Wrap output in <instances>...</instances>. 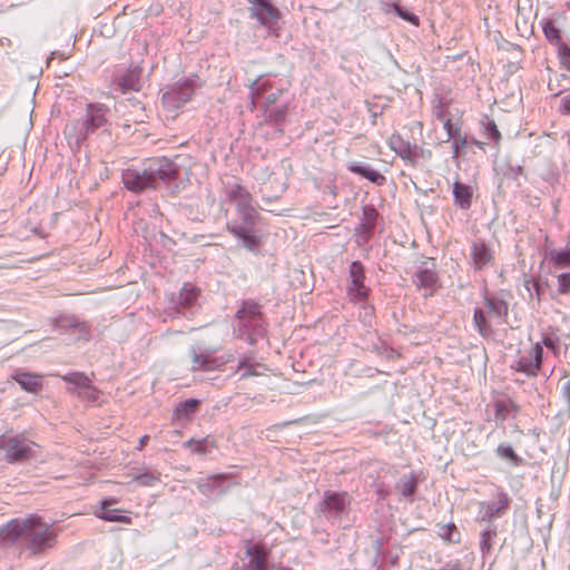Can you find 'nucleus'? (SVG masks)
Returning <instances> with one entry per match:
<instances>
[{
    "instance_id": "obj_42",
    "label": "nucleus",
    "mask_w": 570,
    "mask_h": 570,
    "mask_svg": "<svg viewBox=\"0 0 570 570\" xmlns=\"http://www.w3.org/2000/svg\"><path fill=\"white\" fill-rule=\"evenodd\" d=\"M560 112L564 115L570 114V94L561 98Z\"/></svg>"
},
{
    "instance_id": "obj_50",
    "label": "nucleus",
    "mask_w": 570,
    "mask_h": 570,
    "mask_svg": "<svg viewBox=\"0 0 570 570\" xmlns=\"http://www.w3.org/2000/svg\"><path fill=\"white\" fill-rule=\"evenodd\" d=\"M149 440V436L148 435H144L139 439V443H138V446L137 449L138 450H141L146 444H147V441Z\"/></svg>"
},
{
    "instance_id": "obj_17",
    "label": "nucleus",
    "mask_w": 570,
    "mask_h": 570,
    "mask_svg": "<svg viewBox=\"0 0 570 570\" xmlns=\"http://www.w3.org/2000/svg\"><path fill=\"white\" fill-rule=\"evenodd\" d=\"M389 146L401 158L410 161L411 164L417 163V146H412L409 141L404 140L399 134H393L389 138Z\"/></svg>"
},
{
    "instance_id": "obj_49",
    "label": "nucleus",
    "mask_w": 570,
    "mask_h": 570,
    "mask_svg": "<svg viewBox=\"0 0 570 570\" xmlns=\"http://www.w3.org/2000/svg\"><path fill=\"white\" fill-rule=\"evenodd\" d=\"M393 4L394 3L382 2L381 10L385 13H390L391 11H393Z\"/></svg>"
},
{
    "instance_id": "obj_21",
    "label": "nucleus",
    "mask_w": 570,
    "mask_h": 570,
    "mask_svg": "<svg viewBox=\"0 0 570 570\" xmlns=\"http://www.w3.org/2000/svg\"><path fill=\"white\" fill-rule=\"evenodd\" d=\"M13 379L22 390L30 393H37L42 387V377L38 374L17 372Z\"/></svg>"
},
{
    "instance_id": "obj_2",
    "label": "nucleus",
    "mask_w": 570,
    "mask_h": 570,
    "mask_svg": "<svg viewBox=\"0 0 570 570\" xmlns=\"http://www.w3.org/2000/svg\"><path fill=\"white\" fill-rule=\"evenodd\" d=\"M178 174L177 165L166 157L150 159L142 169L128 168L122 173L127 189L140 193L155 189L160 181H169Z\"/></svg>"
},
{
    "instance_id": "obj_23",
    "label": "nucleus",
    "mask_w": 570,
    "mask_h": 570,
    "mask_svg": "<svg viewBox=\"0 0 570 570\" xmlns=\"http://www.w3.org/2000/svg\"><path fill=\"white\" fill-rule=\"evenodd\" d=\"M224 482H225L224 475H213V476L199 480L197 482V488L203 494L210 495V494H214L216 491L223 492L225 490Z\"/></svg>"
},
{
    "instance_id": "obj_30",
    "label": "nucleus",
    "mask_w": 570,
    "mask_h": 570,
    "mask_svg": "<svg viewBox=\"0 0 570 570\" xmlns=\"http://www.w3.org/2000/svg\"><path fill=\"white\" fill-rule=\"evenodd\" d=\"M120 86L124 90H135L138 91L140 89V80L139 76L136 71H128L121 77Z\"/></svg>"
},
{
    "instance_id": "obj_47",
    "label": "nucleus",
    "mask_w": 570,
    "mask_h": 570,
    "mask_svg": "<svg viewBox=\"0 0 570 570\" xmlns=\"http://www.w3.org/2000/svg\"><path fill=\"white\" fill-rule=\"evenodd\" d=\"M420 158L430 159L431 158V151L430 150H425V149H423V148L417 146V160Z\"/></svg>"
},
{
    "instance_id": "obj_13",
    "label": "nucleus",
    "mask_w": 570,
    "mask_h": 570,
    "mask_svg": "<svg viewBox=\"0 0 570 570\" xmlns=\"http://www.w3.org/2000/svg\"><path fill=\"white\" fill-rule=\"evenodd\" d=\"M469 262L476 271L489 267L494 263V250L484 240H474L471 245Z\"/></svg>"
},
{
    "instance_id": "obj_32",
    "label": "nucleus",
    "mask_w": 570,
    "mask_h": 570,
    "mask_svg": "<svg viewBox=\"0 0 570 570\" xmlns=\"http://www.w3.org/2000/svg\"><path fill=\"white\" fill-rule=\"evenodd\" d=\"M497 537V530L495 528L488 527L482 533H481V540H480V549L482 551V554H487L492 550V541Z\"/></svg>"
},
{
    "instance_id": "obj_38",
    "label": "nucleus",
    "mask_w": 570,
    "mask_h": 570,
    "mask_svg": "<svg viewBox=\"0 0 570 570\" xmlns=\"http://www.w3.org/2000/svg\"><path fill=\"white\" fill-rule=\"evenodd\" d=\"M558 292L561 294L570 292V273H562L558 276Z\"/></svg>"
},
{
    "instance_id": "obj_9",
    "label": "nucleus",
    "mask_w": 570,
    "mask_h": 570,
    "mask_svg": "<svg viewBox=\"0 0 570 570\" xmlns=\"http://www.w3.org/2000/svg\"><path fill=\"white\" fill-rule=\"evenodd\" d=\"M195 87V81L191 79L177 82L163 95V104L168 109L179 108L183 104L190 100L194 95Z\"/></svg>"
},
{
    "instance_id": "obj_39",
    "label": "nucleus",
    "mask_w": 570,
    "mask_h": 570,
    "mask_svg": "<svg viewBox=\"0 0 570 570\" xmlns=\"http://www.w3.org/2000/svg\"><path fill=\"white\" fill-rule=\"evenodd\" d=\"M497 452L503 459H508L511 461H514L517 459L514 450L512 449V446L510 444H504V443L500 444L498 446Z\"/></svg>"
},
{
    "instance_id": "obj_45",
    "label": "nucleus",
    "mask_w": 570,
    "mask_h": 570,
    "mask_svg": "<svg viewBox=\"0 0 570 570\" xmlns=\"http://www.w3.org/2000/svg\"><path fill=\"white\" fill-rule=\"evenodd\" d=\"M282 90L281 89H277L275 92H272L269 94L267 97H266V106H271V105H274L277 99L279 98V96L282 95Z\"/></svg>"
},
{
    "instance_id": "obj_15",
    "label": "nucleus",
    "mask_w": 570,
    "mask_h": 570,
    "mask_svg": "<svg viewBox=\"0 0 570 570\" xmlns=\"http://www.w3.org/2000/svg\"><path fill=\"white\" fill-rule=\"evenodd\" d=\"M511 499L504 492H499L492 502L480 503V515L482 521H492L504 515L509 509Z\"/></svg>"
},
{
    "instance_id": "obj_11",
    "label": "nucleus",
    "mask_w": 570,
    "mask_h": 570,
    "mask_svg": "<svg viewBox=\"0 0 570 570\" xmlns=\"http://www.w3.org/2000/svg\"><path fill=\"white\" fill-rule=\"evenodd\" d=\"M108 108L100 104L87 105V115L81 125L80 132L77 135L76 140H82L89 131H94L101 127L106 121Z\"/></svg>"
},
{
    "instance_id": "obj_4",
    "label": "nucleus",
    "mask_w": 570,
    "mask_h": 570,
    "mask_svg": "<svg viewBox=\"0 0 570 570\" xmlns=\"http://www.w3.org/2000/svg\"><path fill=\"white\" fill-rule=\"evenodd\" d=\"M508 306L503 301L485 298L483 305L474 311V323L481 335L488 336L494 325L503 323Z\"/></svg>"
},
{
    "instance_id": "obj_53",
    "label": "nucleus",
    "mask_w": 570,
    "mask_h": 570,
    "mask_svg": "<svg viewBox=\"0 0 570 570\" xmlns=\"http://www.w3.org/2000/svg\"><path fill=\"white\" fill-rule=\"evenodd\" d=\"M63 322H65L63 326H76L77 325L75 320L67 318Z\"/></svg>"
},
{
    "instance_id": "obj_40",
    "label": "nucleus",
    "mask_w": 570,
    "mask_h": 570,
    "mask_svg": "<svg viewBox=\"0 0 570 570\" xmlns=\"http://www.w3.org/2000/svg\"><path fill=\"white\" fill-rule=\"evenodd\" d=\"M454 531H455V525L452 524V523H449V524L440 527L439 535L443 540H446L449 542H453V541H455V539H453V532Z\"/></svg>"
},
{
    "instance_id": "obj_44",
    "label": "nucleus",
    "mask_w": 570,
    "mask_h": 570,
    "mask_svg": "<svg viewBox=\"0 0 570 570\" xmlns=\"http://www.w3.org/2000/svg\"><path fill=\"white\" fill-rule=\"evenodd\" d=\"M443 127L446 130L448 139L455 138V130L450 118L444 119Z\"/></svg>"
},
{
    "instance_id": "obj_37",
    "label": "nucleus",
    "mask_w": 570,
    "mask_h": 570,
    "mask_svg": "<svg viewBox=\"0 0 570 570\" xmlns=\"http://www.w3.org/2000/svg\"><path fill=\"white\" fill-rule=\"evenodd\" d=\"M393 11L402 19L411 22L414 26L419 24V18L406 10H403L399 4H393Z\"/></svg>"
},
{
    "instance_id": "obj_55",
    "label": "nucleus",
    "mask_w": 570,
    "mask_h": 570,
    "mask_svg": "<svg viewBox=\"0 0 570 570\" xmlns=\"http://www.w3.org/2000/svg\"><path fill=\"white\" fill-rule=\"evenodd\" d=\"M66 135L71 136V128L69 126L66 127Z\"/></svg>"
},
{
    "instance_id": "obj_8",
    "label": "nucleus",
    "mask_w": 570,
    "mask_h": 570,
    "mask_svg": "<svg viewBox=\"0 0 570 570\" xmlns=\"http://www.w3.org/2000/svg\"><path fill=\"white\" fill-rule=\"evenodd\" d=\"M62 380L71 384L69 391L87 403L99 401L100 392L91 384L83 373L73 372L62 376Z\"/></svg>"
},
{
    "instance_id": "obj_14",
    "label": "nucleus",
    "mask_w": 570,
    "mask_h": 570,
    "mask_svg": "<svg viewBox=\"0 0 570 570\" xmlns=\"http://www.w3.org/2000/svg\"><path fill=\"white\" fill-rule=\"evenodd\" d=\"M542 354L543 348L539 343H537L520 355L513 367L517 371L527 373L528 375H535L542 362Z\"/></svg>"
},
{
    "instance_id": "obj_41",
    "label": "nucleus",
    "mask_w": 570,
    "mask_h": 570,
    "mask_svg": "<svg viewBox=\"0 0 570 570\" xmlns=\"http://www.w3.org/2000/svg\"><path fill=\"white\" fill-rule=\"evenodd\" d=\"M485 131L489 138L493 140L500 139V131L498 130V127L493 120H488L485 125Z\"/></svg>"
},
{
    "instance_id": "obj_36",
    "label": "nucleus",
    "mask_w": 570,
    "mask_h": 570,
    "mask_svg": "<svg viewBox=\"0 0 570 570\" xmlns=\"http://www.w3.org/2000/svg\"><path fill=\"white\" fill-rule=\"evenodd\" d=\"M558 55L561 63L570 70V47L563 42L559 43Z\"/></svg>"
},
{
    "instance_id": "obj_3",
    "label": "nucleus",
    "mask_w": 570,
    "mask_h": 570,
    "mask_svg": "<svg viewBox=\"0 0 570 570\" xmlns=\"http://www.w3.org/2000/svg\"><path fill=\"white\" fill-rule=\"evenodd\" d=\"M226 196L236 204L237 213L242 219V225H228L229 232L242 240L244 247L255 250L259 239L252 233L257 213L252 204L250 194L243 186L233 184L227 186Z\"/></svg>"
},
{
    "instance_id": "obj_27",
    "label": "nucleus",
    "mask_w": 570,
    "mask_h": 570,
    "mask_svg": "<svg viewBox=\"0 0 570 570\" xmlns=\"http://www.w3.org/2000/svg\"><path fill=\"white\" fill-rule=\"evenodd\" d=\"M548 259L552 263L556 268L570 267V250H550Z\"/></svg>"
},
{
    "instance_id": "obj_33",
    "label": "nucleus",
    "mask_w": 570,
    "mask_h": 570,
    "mask_svg": "<svg viewBox=\"0 0 570 570\" xmlns=\"http://www.w3.org/2000/svg\"><path fill=\"white\" fill-rule=\"evenodd\" d=\"M377 217V212L374 208L365 207L363 210V219L362 228L365 232H370L374 227V223Z\"/></svg>"
},
{
    "instance_id": "obj_25",
    "label": "nucleus",
    "mask_w": 570,
    "mask_h": 570,
    "mask_svg": "<svg viewBox=\"0 0 570 570\" xmlns=\"http://www.w3.org/2000/svg\"><path fill=\"white\" fill-rule=\"evenodd\" d=\"M184 446L189 448L193 452L198 454L210 453L216 448L215 440L210 436H206L202 440L190 439L184 443Z\"/></svg>"
},
{
    "instance_id": "obj_7",
    "label": "nucleus",
    "mask_w": 570,
    "mask_h": 570,
    "mask_svg": "<svg viewBox=\"0 0 570 570\" xmlns=\"http://www.w3.org/2000/svg\"><path fill=\"white\" fill-rule=\"evenodd\" d=\"M9 463L20 462L36 456L38 445L24 438L12 436L0 441V454Z\"/></svg>"
},
{
    "instance_id": "obj_19",
    "label": "nucleus",
    "mask_w": 570,
    "mask_h": 570,
    "mask_svg": "<svg viewBox=\"0 0 570 570\" xmlns=\"http://www.w3.org/2000/svg\"><path fill=\"white\" fill-rule=\"evenodd\" d=\"M347 168L351 173L360 175L379 186L385 183V177L379 170L374 169L370 164L351 163Z\"/></svg>"
},
{
    "instance_id": "obj_22",
    "label": "nucleus",
    "mask_w": 570,
    "mask_h": 570,
    "mask_svg": "<svg viewBox=\"0 0 570 570\" xmlns=\"http://www.w3.org/2000/svg\"><path fill=\"white\" fill-rule=\"evenodd\" d=\"M199 404L200 401L196 399H189L184 402H180L174 410V420L190 421L193 415L197 412Z\"/></svg>"
},
{
    "instance_id": "obj_5",
    "label": "nucleus",
    "mask_w": 570,
    "mask_h": 570,
    "mask_svg": "<svg viewBox=\"0 0 570 570\" xmlns=\"http://www.w3.org/2000/svg\"><path fill=\"white\" fill-rule=\"evenodd\" d=\"M235 332L239 337L247 336L249 344L256 342V336L264 333L259 307L257 304H244L236 315Z\"/></svg>"
},
{
    "instance_id": "obj_6",
    "label": "nucleus",
    "mask_w": 570,
    "mask_h": 570,
    "mask_svg": "<svg viewBox=\"0 0 570 570\" xmlns=\"http://www.w3.org/2000/svg\"><path fill=\"white\" fill-rule=\"evenodd\" d=\"M248 12L268 33L278 36L281 11L269 0H247Z\"/></svg>"
},
{
    "instance_id": "obj_10",
    "label": "nucleus",
    "mask_w": 570,
    "mask_h": 570,
    "mask_svg": "<svg viewBox=\"0 0 570 570\" xmlns=\"http://www.w3.org/2000/svg\"><path fill=\"white\" fill-rule=\"evenodd\" d=\"M365 274L363 265L355 261L350 266V283L347 285V295L353 302H363L368 294V288L364 284Z\"/></svg>"
},
{
    "instance_id": "obj_28",
    "label": "nucleus",
    "mask_w": 570,
    "mask_h": 570,
    "mask_svg": "<svg viewBox=\"0 0 570 570\" xmlns=\"http://www.w3.org/2000/svg\"><path fill=\"white\" fill-rule=\"evenodd\" d=\"M416 279L420 286L432 288L438 282V275L433 269L425 267L419 269Z\"/></svg>"
},
{
    "instance_id": "obj_34",
    "label": "nucleus",
    "mask_w": 570,
    "mask_h": 570,
    "mask_svg": "<svg viewBox=\"0 0 570 570\" xmlns=\"http://www.w3.org/2000/svg\"><path fill=\"white\" fill-rule=\"evenodd\" d=\"M542 29L548 40L560 43V31L551 20L546 21L542 26Z\"/></svg>"
},
{
    "instance_id": "obj_56",
    "label": "nucleus",
    "mask_w": 570,
    "mask_h": 570,
    "mask_svg": "<svg viewBox=\"0 0 570 570\" xmlns=\"http://www.w3.org/2000/svg\"><path fill=\"white\" fill-rule=\"evenodd\" d=\"M546 345L551 346L552 344H551V342L546 341Z\"/></svg>"
},
{
    "instance_id": "obj_46",
    "label": "nucleus",
    "mask_w": 570,
    "mask_h": 570,
    "mask_svg": "<svg viewBox=\"0 0 570 570\" xmlns=\"http://www.w3.org/2000/svg\"><path fill=\"white\" fill-rule=\"evenodd\" d=\"M460 144L461 146H464L465 145V139H462L461 141H459L456 138H454L453 140V157H458L459 156V148H460Z\"/></svg>"
},
{
    "instance_id": "obj_51",
    "label": "nucleus",
    "mask_w": 570,
    "mask_h": 570,
    "mask_svg": "<svg viewBox=\"0 0 570 570\" xmlns=\"http://www.w3.org/2000/svg\"><path fill=\"white\" fill-rule=\"evenodd\" d=\"M563 392L568 399V401L570 402V381H568L567 383H564L563 385Z\"/></svg>"
},
{
    "instance_id": "obj_12",
    "label": "nucleus",
    "mask_w": 570,
    "mask_h": 570,
    "mask_svg": "<svg viewBox=\"0 0 570 570\" xmlns=\"http://www.w3.org/2000/svg\"><path fill=\"white\" fill-rule=\"evenodd\" d=\"M190 357H191V370L194 372L196 371H203V372H210L220 368L224 366L229 358H223V357H214L213 352L205 350H197L193 347L190 350Z\"/></svg>"
},
{
    "instance_id": "obj_31",
    "label": "nucleus",
    "mask_w": 570,
    "mask_h": 570,
    "mask_svg": "<svg viewBox=\"0 0 570 570\" xmlns=\"http://www.w3.org/2000/svg\"><path fill=\"white\" fill-rule=\"evenodd\" d=\"M271 88H272L271 83L268 81H265L263 79V76H261L258 79L253 81V83L249 87L250 96H252V99H253V106L256 105V99L259 96H262L263 94H265Z\"/></svg>"
},
{
    "instance_id": "obj_1",
    "label": "nucleus",
    "mask_w": 570,
    "mask_h": 570,
    "mask_svg": "<svg viewBox=\"0 0 570 570\" xmlns=\"http://www.w3.org/2000/svg\"><path fill=\"white\" fill-rule=\"evenodd\" d=\"M0 537L7 543L19 539L26 542V549L31 556H38L51 549L56 543L57 533L38 517L13 519L0 529Z\"/></svg>"
},
{
    "instance_id": "obj_16",
    "label": "nucleus",
    "mask_w": 570,
    "mask_h": 570,
    "mask_svg": "<svg viewBox=\"0 0 570 570\" xmlns=\"http://www.w3.org/2000/svg\"><path fill=\"white\" fill-rule=\"evenodd\" d=\"M268 552L259 544L249 546L243 562V570H267Z\"/></svg>"
},
{
    "instance_id": "obj_26",
    "label": "nucleus",
    "mask_w": 570,
    "mask_h": 570,
    "mask_svg": "<svg viewBox=\"0 0 570 570\" xmlns=\"http://www.w3.org/2000/svg\"><path fill=\"white\" fill-rule=\"evenodd\" d=\"M395 488L403 497H411L416 490L415 475L411 473L410 475L401 478Z\"/></svg>"
},
{
    "instance_id": "obj_20",
    "label": "nucleus",
    "mask_w": 570,
    "mask_h": 570,
    "mask_svg": "<svg viewBox=\"0 0 570 570\" xmlns=\"http://www.w3.org/2000/svg\"><path fill=\"white\" fill-rule=\"evenodd\" d=\"M324 504L328 512L338 515L343 513L350 504V498L346 493L325 492Z\"/></svg>"
},
{
    "instance_id": "obj_43",
    "label": "nucleus",
    "mask_w": 570,
    "mask_h": 570,
    "mask_svg": "<svg viewBox=\"0 0 570 570\" xmlns=\"http://www.w3.org/2000/svg\"><path fill=\"white\" fill-rule=\"evenodd\" d=\"M245 368V371L242 373L240 379H246L252 375H259V373L256 370H253L252 366H247L244 362H240L239 368Z\"/></svg>"
},
{
    "instance_id": "obj_54",
    "label": "nucleus",
    "mask_w": 570,
    "mask_h": 570,
    "mask_svg": "<svg viewBox=\"0 0 570 570\" xmlns=\"http://www.w3.org/2000/svg\"><path fill=\"white\" fill-rule=\"evenodd\" d=\"M435 115H436V118L440 119L441 121H444V119H446V117H444V114L442 110H438L435 112Z\"/></svg>"
},
{
    "instance_id": "obj_18",
    "label": "nucleus",
    "mask_w": 570,
    "mask_h": 570,
    "mask_svg": "<svg viewBox=\"0 0 570 570\" xmlns=\"http://www.w3.org/2000/svg\"><path fill=\"white\" fill-rule=\"evenodd\" d=\"M116 502V499H105L101 502L100 509L95 512L96 517L105 521L130 524L131 518L127 515L124 510L110 508V505L115 504Z\"/></svg>"
},
{
    "instance_id": "obj_52",
    "label": "nucleus",
    "mask_w": 570,
    "mask_h": 570,
    "mask_svg": "<svg viewBox=\"0 0 570 570\" xmlns=\"http://www.w3.org/2000/svg\"><path fill=\"white\" fill-rule=\"evenodd\" d=\"M397 354L396 352L393 350V348H390V350H386V357L387 358H393L395 357Z\"/></svg>"
},
{
    "instance_id": "obj_48",
    "label": "nucleus",
    "mask_w": 570,
    "mask_h": 570,
    "mask_svg": "<svg viewBox=\"0 0 570 570\" xmlns=\"http://www.w3.org/2000/svg\"><path fill=\"white\" fill-rule=\"evenodd\" d=\"M272 115L274 116L276 121H279V120L284 119L285 110L284 109H276L274 112L271 111V116Z\"/></svg>"
},
{
    "instance_id": "obj_29",
    "label": "nucleus",
    "mask_w": 570,
    "mask_h": 570,
    "mask_svg": "<svg viewBox=\"0 0 570 570\" xmlns=\"http://www.w3.org/2000/svg\"><path fill=\"white\" fill-rule=\"evenodd\" d=\"M197 295H198V293L193 285L185 284L179 293L178 304L184 307L190 306L196 301Z\"/></svg>"
},
{
    "instance_id": "obj_24",
    "label": "nucleus",
    "mask_w": 570,
    "mask_h": 570,
    "mask_svg": "<svg viewBox=\"0 0 570 570\" xmlns=\"http://www.w3.org/2000/svg\"><path fill=\"white\" fill-rule=\"evenodd\" d=\"M472 188L462 183L455 181L453 185V196L455 203L463 209H468L471 206L472 200Z\"/></svg>"
},
{
    "instance_id": "obj_35",
    "label": "nucleus",
    "mask_w": 570,
    "mask_h": 570,
    "mask_svg": "<svg viewBox=\"0 0 570 570\" xmlns=\"http://www.w3.org/2000/svg\"><path fill=\"white\" fill-rule=\"evenodd\" d=\"M134 481L144 487H153L156 482L159 481V474H155L153 472H144L136 475Z\"/></svg>"
}]
</instances>
